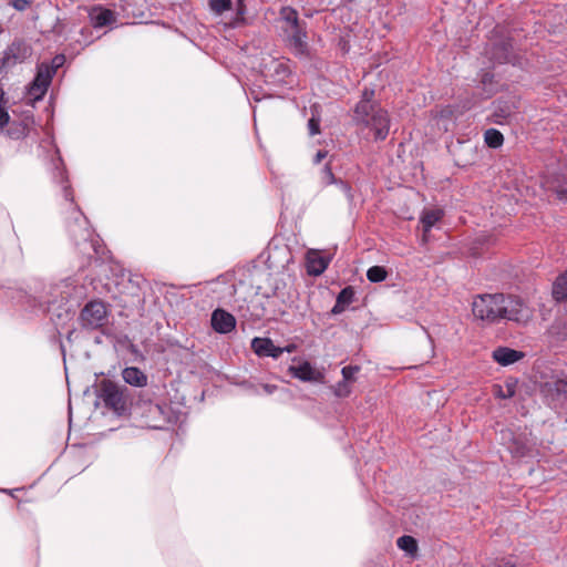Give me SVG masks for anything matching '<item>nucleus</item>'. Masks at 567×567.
Returning <instances> with one entry per match:
<instances>
[{
  "label": "nucleus",
  "mask_w": 567,
  "mask_h": 567,
  "mask_svg": "<svg viewBox=\"0 0 567 567\" xmlns=\"http://www.w3.org/2000/svg\"><path fill=\"white\" fill-rule=\"evenodd\" d=\"M65 62V56L63 54H56L52 59V63L49 64V68H52L53 75L55 74L56 70L61 68Z\"/></svg>",
  "instance_id": "nucleus-35"
},
{
  "label": "nucleus",
  "mask_w": 567,
  "mask_h": 567,
  "mask_svg": "<svg viewBox=\"0 0 567 567\" xmlns=\"http://www.w3.org/2000/svg\"><path fill=\"white\" fill-rule=\"evenodd\" d=\"M542 393L555 406L567 400V378L545 382Z\"/></svg>",
  "instance_id": "nucleus-9"
},
{
  "label": "nucleus",
  "mask_w": 567,
  "mask_h": 567,
  "mask_svg": "<svg viewBox=\"0 0 567 567\" xmlns=\"http://www.w3.org/2000/svg\"><path fill=\"white\" fill-rule=\"evenodd\" d=\"M336 184L340 187L341 192L346 195V197L349 200L353 199L352 188L349 185V183H347L344 181H341V179H338Z\"/></svg>",
  "instance_id": "nucleus-33"
},
{
  "label": "nucleus",
  "mask_w": 567,
  "mask_h": 567,
  "mask_svg": "<svg viewBox=\"0 0 567 567\" xmlns=\"http://www.w3.org/2000/svg\"><path fill=\"white\" fill-rule=\"evenodd\" d=\"M374 90L364 89L360 101L353 110V122L360 128H369L375 141H383L389 135L390 118L386 110L373 100Z\"/></svg>",
  "instance_id": "nucleus-2"
},
{
  "label": "nucleus",
  "mask_w": 567,
  "mask_h": 567,
  "mask_svg": "<svg viewBox=\"0 0 567 567\" xmlns=\"http://www.w3.org/2000/svg\"><path fill=\"white\" fill-rule=\"evenodd\" d=\"M89 246L94 251V254L96 256L95 259H97L99 257H102L104 255L105 248L102 245H100L97 239H91L89 241Z\"/></svg>",
  "instance_id": "nucleus-34"
},
{
  "label": "nucleus",
  "mask_w": 567,
  "mask_h": 567,
  "mask_svg": "<svg viewBox=\"0 0 567 567\" xmlns=\"http://www.w3.org/2000/svg\"><path fill=\"white\" fill-rule=\"evenodd\" d=\"M109 310L102 300L87 302L80 312L81 326L87 330L102 328L107 321Z\"/></svg>",
  "instance_id": "nucleus-6"
},
{
  "label": "nucleus",
  "mask_w": 567,
  "mask_h": 567,
  "mask_svg": "<svg viewBox=\"0 0 567 567\" xmlns=\"http://www.w3.org/2000/svg\"><path fill=\"white\" fill-rule=\"evenodd\" d=\"M272 347V340L269 338L256 337L251 340V349L258 357H267Z\"/></svg>",
  "instance_id": "nucleus-22"
},
{
  "label": "nucleus",
  "mask_w": 567,
  "mask_h": 567,
  "mask_svg": "<svg viewBox=\"0 0 567 567\" xmlns=\"http://www.w3.org/2000/svg\"><path fill=\"white\" fill-rule=\"evenodd\" d=\"M31 124L32 121L28 117L19 122H12L7 130V135L12 140H22L29 134Z\"/></svg>",
  "instance_id": "nucleus-18"
},
{
  "label": "nucleus",
  "mask_w": 567,
  "mask_h": 567,
  "mask_svg": "<svg viewBox=\"0 0 567 567\" xmlns=\"http://www.w3.org/2000/svg\"><path fill=\"white\" fill-rule=\"evenodd\" d=\"M396 545L400 549H402L411 555H414L417 551L416 539L409 535H403V536L399 537L396 540Z\"/></svg>",
  "instance_id": "nucleus-26"
},
{
  "label": "nucleus",
  "mask_w": 567,
  "mask_h": 567,
  "mask_svg": "<svg viewBox=\"0 0 567 567\" xmlns=\"http://www.w3.org/2000/svg\"><path fill=\"white\" fill-rule=\"evenodd\" d=\"M386 277L388 271L382 266H372L367 271V278L371 282H382Z\"/></svg>",
  "instance_id": "nucleus-27"
},
{
  "label": "nucleus",
  "mask_w": 567,
  "mask_h": 567,
  "mask_svg": "<svg viewBox=\"0 0 567 567\" xmlns=\"http://www.w3.org/2000/svg\"><path fill=\"white\" fill-rule=\"evenodd\" d=\"M122 378L125 383L143 388L147 384V375L137 367H127L122 371Z\"/></svg>",
  "instance_id": "nucleus-16"
},
{
  "label": "nucleus",
  "mask_w": 567,
  "mask_h": 567,
  "mask_svg": "<svg viewBox=\"0 0 567 567\" xmlns=\"http://www.w3.org/2000/svg\"><path fill=\"white\" fill-rule=\"evenodd\" d=\"M328 155L327 151L319 150L317 154L315 155L313 163L319 164L322 159H324Z\"/></svg>",
  "instance_id": "nucleus-40"
},
{
  "label": "nucleus",
  "mask_w": 567,
  "mask_h": 567,
  "mask_svg": "<svg viewBox=\"0 0 567 567\" xmlns=\"http://www.w3.org/2000/svg\"><path fill=\"white\" fill-rule=\"evenodd\" d=\"M10 124V115L8 111L0 106V133L3 132V128Z\"/></svg>",
  "instance_id": "nucleus-36"
},
{
  "label": "nucleus",
  "mask_w": 567,
  "mask_h": 567,
  "mask_svg": "<svg viewBox=\"0 0 567 567\" xmlns=\"http://www.w3.org/2000/svg\"><path fill=\"white\" fill-rule=\"evenodd\" d=\"M484 142L491 148H498L504 144V136L498 130L488 128L484 133Z\"/></svg>",
  "instance_id": "nucleus-23"
},
{
  "label": "nucleus",
  "mask_w": 567,
  "mask_h": 567,
  "mask_svg": "<svg viewBox=\"0 0 567 567\" xmlns=\"http://www.w3.org/2000/svg\"><path fill=\"white\" fill-rule=\"evenodd\" d=\"M524 355L525 354L522 351H517L507 347H498L492 353L493 359L503 367L519 361L524 358Z\"/></svg>",
  "instance_id": "nucleus-15"
},
{
  "label": "nucleus",
  "mask_w": 567,
  "mask_h": 567,
  "mask_svg": "<svg viewBox=\"0 0 567 567\" xmlns=\"http://www.w3.org/2000/svg\"><path fill=\"white\" fill-rule=\"evenodd\" d=\"M31 47L22 40L13 41L4 51L2 58L3 66H12L17 63L24 62L31 56Z\"/></svg>",
  "instance_id": "nucleus-8"
},
{
  "label": "nucleus",
  "mask_w": 567,
  "mask_h": 567,
  "mask_svg": "<svg viewBox=\"0 0 567 567\" xmlns=\"http://www.w3.org/2000/svg\"><path fill=\"white\" fill-rule=\"evenodd\" d=\"M280 18L289 25L288 29H296L297 27H300L298 12L291 7H284L280 10Z\"/></svg>",
  "instance_id": "nucleus-25"
},
{
  "label": "nucleus",
  "mask_w": 567,
  "mask_h": 567,
  "mask_svg": "<svg viewBox=\"0 0 567 567\" xmlns=\"http://www.w3.org/2000/svg\"><path fill=\"white\" fill-rule=\"evenodd\" d=\"M288 372L302 382H322L324 375L316 370L309 361H301L298 365H290Z\"/></svg>",
  "instance_id": "nucleus-10"
},
{
  "label": "nucleus",
  "mask_w": 567,
  "mask_h": 567,
  "mask_svg": "<svg viewBox=\"0 0 567 567\" xmlns=\"http://www.w3.org/2000/svg\"><path fill=\"white\" fill-rule=\"evenodd\" d=\"M277 389L276 385H271V384H264V390L267 392V393H272L275 390Z\"/></svg>",
  "instance_id": "nucleus-44"
},
{
  "label": "nucleus",
  "mask_w": 567,
  "mask_h": 567,
  "mask_svg": "<svg viewBox=\"0 0 567 567\" xmlns=\"http://www.w3.org/2000/svg\"><path fill=\"white\" fill-rule=\"evenodd\" d=\"M282 353H284V349H281L280 347H277L272 343V347L270 348V352H268L267 357L278 359Z\"/></svg>",
  "instance_id": "nucleus-39"
},
{
  "label": "nucleus",
  "mask_w": 567,
  "mask_h": 567,
  "mask_svg": "<svg viewBox=\"0 0 567 567\" xmlns=\"http://www.w3.org/2000/svg\"><path fill=\"white\" fill-rule=\"evenodd\" d=\"M495 394L501 399H509L515 394V388L513 384H507L506 391H503L501 385H495Z\"/></svg>",
  "instance_id": "nucleus-32"
},
{
  "label": "nucleus",
  "mask_w": 567,
  "mask_h": 567,
  "mask_svg": "<svg viewBox=\"0 0 567 567\" xmlns=\"http://www.w3.org/2000/svg\"><path fill=\"white\" fill-rule=\"evenodd\" d=\"M236 10H237V19L244 20V14L246 12L245 0H236Z\"/></svg>",
  "instance_id": "nucleus-38"
},
{
  "label": "nucleus",
  "mask_w": 567,
  "mask_h": 567,
  "mask_svg": "<svg viewBox=\"0 0 567 567\" xmlns=\"http://www.w3.org/2000/svg\"><path fill=\"white\" fill-rule=\"evenodd\" d=\"M555 192L558 198H567V188H556Z\"/></svg>",
  "instance_id": "nucleus-42"
},
{
  "label": "nucleus",
  "mask_w": 567,
  "mask_h": 567,
  "mask_svg": "<svg viewBox=\"0 0 567 567\" xmlns=\"http://www.w3.org/2000/svg\"><path fill=\"white\" fill-rule=\"evenodd\" d=\"M210 322L216 332L224 334L231 332L236 327L235 317L219 308L213 311Z\"/></svg>",
  "instance_id": "nucleus-12"
},
{
  "label": "nucleus",
  "mask_w": 567,
  "mask_h": 567,
  "mask_svg": "<svg viewBox=\"0 0 567 567\" xmlns=\"http://www.w3.org/2000/svg\"><path fill=\"white\" fill-rule=\"evenodd\" d=\"M476 319L487 323H495L502 319L525 323L530 318L528 307L517 297L503 293L477 296L472 305Z\"/></svg>",
  "instance_id": "nucleus-1"
},
{
  "label": "nucleus",
  "mask_w": 567,
  "mask_h": 567,
  "mask_svg": "<svg viewBox=\"0 0 567 567\" xmlns=\"http://www.w3.org/2000/svg\"><path fill=\"white\" fill-rule=\"evenodd\" d=\"M443 212L441 209H427L423 210L420 221L424 235L427 234L431 228L442 218Z\"/></svg>",
  "instance_id": "nucleus-19"
},
{
  "label": "nucleus",
  "mask_w": 567,
  "mask_h": 567,
  "mask_svg": "<svg viewBox=\"0 0 567 567\" xmlns=\"http://www.w3.org/2000/svg\"><path fill=\"white\" fill-rule=\"evenodd\" d=\"M53 78L52 68H49L48 63H41L38 66L35 78L30 84L29 93L34 100H40L44 96L51 84Z\"/></svg>",
  "instance_id": "nucleus-7"
},
{
  "label": "nucleus",
  "mask_w": 567,
  "mask_h": 567,
  "mask_svg": "<svg viewBox=\"0 0 567 567\" xmlns=\"http://www.w3.org/2000/svg\"><path fill=\"white\" fill-rule=\"evenodd\" d=\"M3 94H4V93H3V91L0 89V102H1V101H2V99H3Z\"/></svg>",
  "instance_id": "nucleus-45"
},
{
  "label": "nucleus",
  "mask_w": 567,
  "mask_h": 567,
  "mask_svg": "<svg viewBox=\"0 0 567 567\" xmlns=\"http://www.w3.org/2000/svg\"><path fill=\"white\" fill-rule=\"evenodd\" d=\"M333 393L338 398H346L351 393V389L344 380L338 382L333 388Z\"/></svg>",
  "instance_id": "nucleus-30"
},
{
  "label": "nucleus",
  "mask_w": 567,
  "mask_h": 567,
  "mask_svg": "<svg viewBox=\"0 0 567 567\" xmlns=\"http://www.w3.org/2000/svg\"><path fill=\"white\" fill-rule=\"evenodd\" d=\"M99 398L104 406L116 415L122 416L131 409L130 391L125 385H120L110 379H104L99 385Z\"/></svg>",
  "instance_id": "nucleus-4"
},
{
  "label": "nucleus",
  "mask_w": 567,
  "mask_h": 567,
  "mask_svg": "<svg viewBox=\"0 0 567 567\" xmlns=\"http://www.w3.org/2000/svg\"><path fill=\"white\" fill-rule=\"evenodd\" d=\"M320 181H321V184L324 185V186L334 184L338 181L336 178L334 174L332 173V168H331V165H330L329 162L326 163V165L321 169Z\"/></svg>",
  "instance_id": "nucleus-28"
},
{
  "label": "nucleus",
  "mask_w": 567,
  "mask_h": 567,
  "mask_svg": "<svg viewBox=\"0 0 567 567\" xmlns=\"http://www.w3.org/2000/svg\"><path fill=\"white\" fill-rule=\"evenodd\" d=\"M61 175V184L63 196L65 199V210L69 214L68 216V229L71 236L78 241L79 238H82L84 241L91 237V230L87 226V219L80 210L78 205L74 203L73 192L69 185H66L68 179L60 173Z\"/></svg>",
  "instance_id": "nucleus-3"
},
{
  "label": "nucleus",
  "mask_w": 567,
  "mask_h": 567,
  "mask_svg": "<svg viewBox=\"0 0 567 567\" xmlns=\"http://www.w3.org/2000/svg\"><path fill=\"white\" fill-rule=\"evenodd\" d=\"M487 52L491 60L499 64L509 63L513 60V44L509 40L494 42Z\"/></svg>",
  "instance_id": "nucleus-13"
},
{
  "label": "nucleus",
  "mask_w": 567,
  "mask_h": 567,
  "mask_svg": "<svg viewBox=\"0 0 567 567\" xmlns=\"http://www.w3.org/2000/svg\"><path fill=\"white\" fill-rule=\"evenodd\" d=\"M91 20L94 28H103L115 22V16L110 9H100L91 14Z\"/></svg>",
  "instance_id": "nucleus-20"
},
{
  "label": "nucleus",
  "mask_w": 567,
  "mask_h": 567,
  "mask_svg": "<svg viewBox=\"0 0 567 567\" xmlns=\"http://www.w3.org/2000/svg\"><path fill=\"white\" fill-rule=\"evenodd\" d=\"M517 110V105L513 101L497 100L494 104L492 122L498 125L506 123Z\"/></svg>",
  "instance_id": "nucleus-14"
},
{
  "label": "nucleus",
  "mask_w": 567,
  "mask_h": 567,
  "mask_svg": "<svg viewBox=\"0 0 567 567\" xmlns=\"http://www.w3.org/2000/svg\"><path fill=\"white\" fill-rule=\"evenodd\" d=\"M135 413L141 417L142 424L148 429L162 430L173 421V411L166 403L138 401Z\"/></svg>",
  "instance_id": "nucleus-5"
},
{
  "label": "nucleus",
  "mask_w": 567,
  "mask_h": 567,
  "mask_svg": "<svg viewBox=\"0 0 567 567\" xmlns=\"http://www.w3.org/2000/svg\"><path fill=\"white\" fill-rule=\"evenodd\" d=\"M209 8L216 14H221L231 8V0H209Z\"/></svg>",
  "instance_id": "nucleus-29"
},
{
  "label": "nucleus",
  "mask_w": 567,
  "mask_h": 567,
  "mask_svg": "<svg viewBox=\"0 0 567 567\" xmlns=\"http://www.w3.org/2000/svg\"><path fill=\"white\" fill-rule=\"evenodd\" d=\"M553 296L557 301L567 299V270L556 278L553 286Z\"/></svg>",
  "instance_id": "nucleus-21"
},
{
  "label": "nucleus",
  "mask_w": 567,
  "mask_h": 567,
  "mask_svg": "<svg viewBox=\"0 0 567 567\" xmlns=\"http://www.w3.org/2000/svg\"><path fill=\"white\" fill-rule=\"evenodd\" d=\"M288 34V45L297 56H306L308 54L307 33L300 25L296 29H286Z\"/></svg>",
  "instance_id": "nucleus-11"
},
{
  "label": "nucleus",
  "mask_w": 567,
  "mask_h": 567,
  "mask_svg": "<svg viewBox=\"0 0 567 567\" xmlns=\"http://www.w3.org/2000/svg\"><path fill=\"white\" fill-rule=\"evenodd\" d=\"M354 288L352 286L344 287L337 296L336 303L331 309L332 315H339L346 310L354 300Z\"/></svg>",
  "instance_id": "nucleus-17"
},
{
  "label": "nucleus",
  "mask_w": 567,
  "mask_h": 567,
  "mask_svg": "<svg viewBox=\"0 0 567 567\" xmlns=\"http://www.w3.org/2000/svg\"><path fill=\"white\" fill-rule=\"evenodd\" d=\"M284 349V352H295L297 350V346L291 343V344H288L286 347L282 348Z\"/></svg>",
  "instance_id": "nucleus-43"
},
{
  "label": "nucleus",
  "mask_w": 567,
  "mask_h": 567,
  "mask_svg": "<svg viewBox=\"0 0 567 567\" xmlns=\"http://www.w3.org/2000/svg\"><path fill=\"white\" fill-rule=\"evenodd\" d=\"M309 128H310L311 135H316L319 133V125L313 118H311L309 121Z\"/></svg>",
  "instance_id": "nucleus-41"
},
{
  "label": "nucleus",
  "mask_w": 567,
  "mask_h": 567,
  "mask_svg": "<svg viewBox=\"0 0 567 567\" xmlns=\"http://www.w3.org/2000/svg\"><path fill=\"white\" fill-rule=\"evenodd\" d=\"M10 4L18 11H24L27 8L30 7L31 1L30 0H12Z\"/></svg>",
  "instance_id": "nucleus-37"
},
{
  "label": "nucleus",
  "mask_w": 567,
  "mask_h": 567,
  "mask_svg": "<svg viewBox=\"0 0 567 567\" xmlns=\"http://www.w3.org/2000/svg\"><path fill=\"white\" fill-rule=\"evenodd\" d=\"M360 368L358 365H347L341 370L343 380L346 382L354 381L355 374L359 372Z\"/></svg>",
  "instance_id": "nucleus-31"
},
{
  "label": "nucleus",
  "mask_w": 567,
  "mask_h": 567,
  "mask_svg": "<svg viewBox=\"0 0 567 567\" xmlns=\"http://www.w3.org/2000/svg\"><path fill=\"white\" fill-rule=\"evenodd\" d=\"M308 262V272L315 276L321 275L327 269L329 264L328 260L321 256L310 257Z\"/></svg>",
  "instance_id": "nucleus-24"
}]
</instances>
